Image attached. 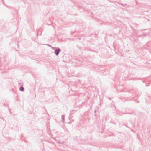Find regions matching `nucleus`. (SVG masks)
<instances>
[{"label": "nucleus", "mask_w": 151, "mask_h": 151, "mask_svg": "<svg viewBox=\"0 0 151 151\" xmlns=\"http://www.w3.org/2000/svg\"><path fill=\"white\" fill-rule=\"evenodd\" d=\"M60 49H56L55 52V53L56 54V55H58L59 54V52H60Z\"/></svg>", "instance_id": "f257e3e1"}, {"label": "nucleus", "mask_w": 151, "mask_h": 151, "mask_svg": "<svg viewBox=\"0 0 151 151\" xmlns=\"http://www.w3.org/2000/svg\"><path fill=\"white\" fill-rule=\"evenodd\" d=\"M20 90L22 91H23L24 90V88L23 87H21L20 88Z\"/></svg>", "instance_id": "f03ea898"}]
</instances>
